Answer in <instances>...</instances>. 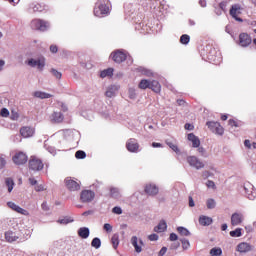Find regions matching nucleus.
<instances>
[{
	"label": "nucleus",
	"mask_w": 256,
	"mask_h": 256,
	"mask_svg": "<svg viewBox=\"0 0 256 256\" xmlns=\"http://www.w3.org/2000/svg\"><path fill=\"white\" fill-rule=\"evenodd\" d=\"M109 6L111 4L108 3V0H98L96 4H94V17H105L109 13Z\"/></svg>",
	"instance_id": "obj_1"
},
{
	"label": "nucleus",
	"mask_w": 256,
	"mask_h": 256,
	"mask_svg": "<svg viewBox=\"0 0 256 256\" xmlns=\"http://www.w3.org/2000/svg\"><path fill=\"white\" fill-rule=\"evenodd\" d=\"M28 170H31L33 172H40L42 171L43 167H45V164L42 163V160L40 158L31 156V160H28Z\"/></svg>",
	"instance_id": "obj_2"
},
{
	"label": "nucleus",
	"mask_w": 256,
	"mask_h": 256,
	"mask_svg": "<svg viewBox=\"0 0 256 256\" xmlns=\"http://www.w3.org/2000/svg\"><path fill=\"white\" fill-rule=\"evenodd\" d=\"M205 125L207 126V129H210V131L214 133V135H219V136L224 135V127H221L219 122L207 121Z\"/></svg>",
	"instance_id": "obj_3"
},
{
	"label": "nucleus",
	"mask_w": 256,
	"mask_h": 256,
	"mask_svg": "<svg viewBox=\"0 0 256 256\" xmlns=\"http://www.w3.org/2000/svg\"><path fill=\"white\" fill-rule=\"evenodd\" d=\"M242 11L243 8L240 7L239 4H233L231 6V9L229 10V15L231 16V18H233V20H236V22L243 23V19L239 17Z\"/></svg>",
	"instance_id": "obj_4"
},
{
	"label": "nucleus",
	"mask_w": 256,
	"mask_h": 256,
	"mask_svg": "<svg viewBox=\"0 0 256 256\" xmlns=\"http://www.w3.org/2000/svg\"><path fill=\"white\" fill-rule=\"evenodd\" d=\"M28 161H31V159H28L26 153L23 152H16L14 156H12V162L14 163V165L21 166L23 164H26Z\"/></svg>",
	"instance_id": "obj_5"
},
{
	"label": "nucleus",
	"mask_w": 256,
	"mask_h": 256,
	"mask_svg": "<svg viewBox=\"0 0 256 256\" xmlns=\"http://www.w3.org/2000/svg\"><path fill=\"white\" fill-rule=\"evenodd\" d=\"M27 65L30 67H37L38 71H42L45 68V57L40 56L38 59H28Z\"/></svg>",
	"instance_id": "obj_6"
},
{
	"label": "nucleus",
	"mask_w": 256,
	"mask_h": 256,
	"mask_svg": "<svg viewBox=\"0 0 256 256\" xmlns=\"http://www.w3.org/2000/svg\"><path fill=\"white\" fill-rule=\"evenodd\" d=\"M251 42H253V39L250 37L249 34L240 33L238 35V45H240V47L246 48L250 46Z\"/></svg>",
	"instance_id": "obj_7"
},
{
	"label": "nucleus",
	"mask_w": 256,
	"mask_h": 256,
	"mask_svg": "<svg viewBox=\"0 0 256 256\" xmlns=\"http://www.w3.org/2000/svg\"><path fill=\"white\" fill-rule=\"evenodd\" d=\"M31 28L35 31L45 32L47 30V22L40 19H35L31 21Z\"/></svg>",
	"instance_id": "obj_8"
},
{
	"label": "nucleus",
	"mask_w": 256,
	"mask_h": 256,
	"mask_svg": "<svg viewBox=\"0 0 256 256\" xmlns=\"http://www.w3.org/2000/svg\"><path fill=\"white\" fill-rule=\"evenodd\" d=\"M186 162L189 163V165L191 167H193L196 170H200L205 168V164H203V162H201L198 158H196L195 156H189L186 158Z\"/></svg>",
	"instance_id": "obj_9"
},
{
	"label": "nucleus",
	"mask_w": 256,
	"mask_h": 256,
	"mask_svg": "<svg viewBox=\"0 0 256 256\" xmlns=\"http://www.w3.org/2000/svg\"><path fill=\"white\" fill-rule=\"evenodd\" d=\"M111 60H113V62H116V64H120L122 62H125V60H127V54H125V52H122L120 50L113 51L111 53Z\"/></svg>",
	"instance_id": "obj_10"
},
{
	"label": "nucleus",
	"mask_w": 256,
	"mask_h": 256,
	"mask_svg": "<svg viewBox=\"0 0 256 256\" xmlns=\"http://www.w3.org/2000/svg\"><path fill=\"white\" fill-rule=\"evenodd\" d=\"M125 148L130 153H137L139 151V143H137V139L130 138L127 140V143L125 144Z\"/></svg>",
	"instance_id": "obj_11"
},
{
	"label": "nucleus",
	"mask_w": 256,
	"mask_h": 256,
	"mask_svg": "<svg viewBox=\"0 0 256 256\" xmlns=\"http://www.w3.org/2000/svg\"><path fill=\"white\" fill-rule=\"evenodd\" d=\"M19 134L24 139L31 138L35 134V129L31 126H23L19 129Z\"/></svg>",
	"instance_id": "obj_12"
},
{
	"label": "nucleus",
	"mask_w": 256,
	"mask_h": 256,
	"mask_svg": "<svg viewBox=\"0 0 256 256\" xmlns=\"http://www.w3.org/2000/svg\"><path fill=\"white\" fill-rule=\"evenodd\" d=\"M94 199V192L90 190H84L80 192V202L89 203Z\"/></svg>",
	"instance_id": "obj_13"
},
{
	"label": "nucleus",
	"mask_w": 256,
	"mask_h": 256,
	"mask_svg": "<svg viewBox=\"0 0 256 256\" xmlns=\"http://www.w3.org/2000/svg\"><path fill=\"white\" fill-rule=\"evenodd\" d=\"M64 183L66 184V189H68V191L75 192L80 190V184H78V182H75L71 178H66V180H64Z\"/></svg>",
	"instance_id": "obj_14"
},
{
	"label": "nucleus",
	"mask_w": 256,
	"mask_h": 256,
	"mask_svg": "<svg viewBox=\"0 0 256 256\" xmlns=\"http://www.w3.org/2000/svg\"><path fill=\"white\" fill-rule=\"evenodd\" d=\"M219 52L215 50L214 48L210 49V52H207V60H210V62L217 64L219 62Z\"/></svg>",
	"instance_id": "obj_15"
},
{
	"label": "nucleus",
	"mask_w": 256,
	"mask_h": 256,
	"mask_svg": "<svg viewBox=\"0 0 256 256\" xmlns=\"http://www.w3.org/2000/svg\"><path fill=\"white\" fill-rule=\"evenodd\" d=\"M243 223V214L233 213L231 215V226H238Z\"/></svg>",
	"instance_id": "obj_16"
},
{
	"label": "nucleus",
	"mask_w": 256,
	"mask_h": 256,
	"mask_svg": "<svg viewBox=\"0 0 256 256\" xmlns=\"http://www.w3.org/2000/svg\"><path fill=\"white\" fill-rule=\"evenodd\" d=\"M144 192L148 196H155L158 194V187H155V185H152V184H148L144 188Z\"/></svg>",
	"instance_id": "obj_17"
},
{
	"label": "nucleus",
	"mask_w": 256,
	"mask_h": 256,
	"mask_svg": "<svg viewBox=\"0 0 256 256\" xmlns=\"http://www.w3.org/2000/svg\"><path fill=\"white\" fill-rule=\"evenodd\" d=\"M251 250H252V246H250V244L245 242L238 244L236 248V251L238 253H247V252H250Z\"/></svg>",
	"instance_id": "obj_18"
},
{
	"label": "nucleus",
	"mask_w": 256,
	"mask_h": 256,
	"mask_svg": "<svg viewBox=\"0 0 256 256\" xmlns=\"http://www.w3.org/2000/svg\"><path fill=\"white\" fill-rule=\"evenodd\" d=\"M7 207H9V209H12V211H14L18 214L26 215V210H23V208L14 204V202H7Z\"/></svg>",
	"instance_id": "obj_19"
},
{
	"label": "nucleus",
	"mask_w": 256,
	"mask_h": 256,
	"mask_svg": "<svg viewBox=\"0 0 256 256\" xmlns=\"http://www.w3.org/2000/svg\"><path fill=\"white\" fill-rule=\"evenodd\" d=\"M50 121L54 124H59L63 122V115L61 114V112H53L50 116Z\"/></svg>",
	"instance_id": "obj_20"
},
{
	"label": "nucleus",
	"mask_w": 256,
	"mask_h": 256,
	"mask_svg": "<svg viewBox=\"0 0 256 256\" xmlns=\"http://www.w3.org/2000/svg\"><path fill=\"white\" fill-rule=\"evenodd\" d=\"M16 240H19V236H16V233L12 231L5 232V241L7 243H14Z\"/></svg>",
	"instance_id": "obj_21"
},
{
	"label": "nucleus",
	"mask_w": 256,
	"mask_h": 256,
	"mask_svg": "<svg viewBox=\"0 0 256 256\" xmlns=\"http://www.w3.org/2000/svg\"><path fill=\"white\" fill-rule=\"evenodd\" d=\"M198 224H200V226H203V227H208L212 225V218L207 216H200L198 218Z\"/></svg>",
	"instance_id": "obj_22"
},
{
	"label": "nucleus",
	"mask_w": 256,
	"mask_h": 256,
	"mask_svg": "<svg viewBox=\"0 0 256 256\" xmlns=\"http://www.w3.org/2000/svg\"><path fill=\"white\" fill-rule=\"evenodd\" d=\"M132 247H134V252L141 253V240H138L136 236L132 237Z\"/></svg>",
	"instance_id": "obj_23"
},
{
	"label": "nucleus",
	"mask_w": 256,
	"mask_h": 256,
	"mask_svg": "<svg viewBox=\"0 0 256 256\" xmlns=\"http://www.w3.org/2000/svg\"><path fill=\"white\" fill-rule=\"evenodd\" d=\"M187 139H189L193 148H198L200 146V140L198 139V137L193 135V133L187 135Z\"/></svg>",
	"instance_id": "obj_24"
},
{
	"label": "nucleus",
	"mask_w": 256,
	"mask_h": 256,
	"mask_svg": "<svg viewBox=\"0 0 256 256\" xmlns=\"http://www.w3.org/2000/svg\"><path fill=\"white\" fill-rule=\"evenodd\" d=\"M118 92V86L111 85L106 90V97L113 98L115 96V93Z\"/></svg>",
	"instance_id": "obj_25"
},
{
	"label": "nucleus",
	"mask_w": 256,
	"mask_h": 256,
	"mask_svg": "<svg viewBox=\"0 0 256 256\" xmlns=\"http://www.w3.org/2000/svg\"><path fill=\"white\" fill-rule=\"evenodd\" d=\"M166 229H167V224L165 223V221H160V223H158V226H156V228H153V232L163 233L165 232Z\"/></svg>",
	"instance_id": "obj_26"
},
{
	"label": "nucleus",
	"mask_w": 256,
	"mask_h": 256,
	"mask_svg": "<svg viewBox=\"0 0 256 256\" xmlns=\"http://www.w3.org/2000/svg\"><path fill=\"white\" fill-rule=\"evenodd\" d=\"M78 237L80 239H87L89 237V229L85 227L78 229Z\"/></svg>",
	"instance_id": "obj_27"
},
{
	"label": "nucleus",
	"mask_w": 256,
	"mask_h": 256,
	"mask_svg": "<svg viewBox=\"0 0 256 256\" xmlns=\"http://www.w3.org/2000/svg\"><path fill=\"white\" fill-rule=\"evenodd\" d=\"M33 96L35 98H38V99H49V98H52L51 94H48V93H45V92H40V91H35L33 93Z\"/></svg>",
	"instance_id": "obj_28"
},
{
	"label": "nucleus",
	"mask_w": 256,
	"mask_h": 256,
	"mask_svg": "<svg viewBox=\"0 0 256 256\" xmlns=\"http://www.w3.org/2000/svg\"><path fill=\"white\" fill-rule=\"evenodd\" d=\"M113 76V68H108L106 70H101L99 77L101 79L107 78V77H112Z\"/></svg>",
	"instance_id": "obj_29"
},
{
	"label": "nucleus",
	"mask_w": 256,
	"mask_h": 256,
	"mask_svg": "<svg viewBox=\"0 0 256 256\" xmlns=\"http://www.w3.org/2000/svg\"><path fill=\"white\" fill-rule=\"evenodd\" d=\"M153 84V80L152 81H148L146 79H141V81L139 82V90H146V88H148V86H151Z\"/></svg>",
	"instance_id": "obj_30"
},
{
	"label": "nucleus",
	"mask_w": 256,
	"mask_h": 256,
	"mask_svg": "<svg viewBox=\"0 0 256 256\" xmlns=\"http://www.w3.org/2000/svg\"><path fill=\"white\" fill-rule=\"evenodd\" d=\"M146 89H150L151 91H153V93H160V83L156 80H153V84H151L150 86H148V88Z\"/></svg>",
	"instance_id": "obj_31"
},
{
	"label": "nucleus",
	"mask_w": 256,
	"mask_h": 256,
	"mask_svg": "<svg viewBox=\"0 0 256 256\" xmlns=\"http://www.w3.org/2000/svg\"><path fill=\"white\" fill-rule=\"evenodd\" d=\"M5 185L7 186V192H12L14 189V180L12 178L5 179Z\"/></svg>",
	"instance_id": "obj_32"
},
{
	"label": "nucleus",
	"mask_w": 256,
	"mask_h": 256,
	"mask_svg": "<svg viewBox=\"0 0 256 256\" xmlns=\"http://www.w3.org/2000/svg\"><path fill=\"white\" fill-rule=\"evenodd\" d=\"M120 241L118 239V234H113L111 237V244L113 245V249L118 248Z\"/></svg>",
	"instance_id": "obj_33"
},
{
	"label": "nucleus",
	"mask_w": 256,
	"mask_h": 256,
	"mask_svg": "<svg viewBox=\"0 0 256 256\" xmlns=\"http://www.w3.org/2000/svg\"><path fill=\"white\" fill-rule=\"evenodd\" d=\"M57 223L59 225H68L69 223H73V219L71 217H64L63 219L57 220Z\"/></svg>",
	"instance_id": "obj_34"
},
{
	"label": "nucleus",
	"mask_w": 256,
	"mask_h": 256,
	"mask_svg": "<svg viewBox=\"0 0 256 256\" xmlns=\"http://www.w3.org/2000/svg\"><path fill=\"white\" fill-rule=\"evenodd\" d=\"M191 41V37H189L187 34L182 35V37L179 38V43H182V45H187L188 42Z\"/></svg>",
	"instance_id": "obj_35"
},
{
	"label": "nucleus",
	"mask_w": 256,
	"mask_h": 256,
	"mask_svg": "<svg viewBox=\"0 0 256 256\" xmlns=\"http://www.w3.org/2000/svg\"><path fill=\"white\" fill-rule=\"evenodd\" d=\"M177 233H179V235L185 236V237L190 235V232H188V230L184 227H177Z\"/></svg>",
	"instance_id": "obj_36"
},
{
	"label": "nucleus",
	"mask_w": 256,
	"mask_h": 256,
	"mask_svg": "<svg viewBox=\"0 0 256 256\" xmlns=\"http://www.w3.org/2000/svg\"><path fill=\"white\" fill-rule=\"evenodd\" d=\"M91 245L92 248L99 249V247H101V240L99 238H93Z\"/></svg>",
	"instance_id": "obj_37"
},
{
	"label": "nucleus",
	"mask_w": 256,
	"mask_h": 256,
	"mask_svg": "<svg viewBox=\"0 0 256 256\" xmlns=\"http://www.w3.org/2000/svg\"><path fill=\"white\" fill-rule=\"evenodd\" d=\"M85 157H86L85 151L78 150L77 152H75V159L83 160L85 159Z\"/></svg>",
	"instance_id": "obj_38"
},
{
	"label": "nucleus",
	"mask_w": 256,
	"mask_h": 256,
	"mask_svg": "<svg viewBox=\"0 0 256 256\" xmlns=\"http://www.w3.org/2000/svg\"><path fill=\"white\" fill-rule=\"evenodd\" d=\"M241 229L240 228H237L236 230H233L229 233V235L233 238H238L241 236Z\"/></svg>",
	"instance_id": "obj_39"
},
{
	"label": "nucleus",
	"mask_w": 256,
	"mask_h": 256,
	"mask_svg": "<svg viewBox=\"0 0 256 256\" xmlns=\"http://www.w3.org/2000/svg\"><path fill=\"white\" fill-rule=\"evenodd\" d=\"M221 255V248H212L210 250V256H220Z\"/></svg>",
	"instance_id": "obj_40"
},
{
	"label": "nucleus",
	"mask_w": 256,
	"mask_h": 256,
	"mask_svg": "<svg viewBox=\"0 0 256 256\" xmlns=\"http://www.w3.org/2000/svg\"><path fill=\"white\" fill-rule=\"evenodd\" d=\"M7 161L5 160V155L0 154V170L5 168Z\"/></svg>",
	"instance_id": "obj_41"
},
{
	"label": "nucleus",
	"mask_w": 256,
	"mask_h": 256,
	"mask_svg": "<svg viewBox=\"0 0 256 256\" xmlns=\"http://www.w3.org/2000/svg\"><path fill=\"white\" fill-rule=\"evenodd\" d=\"M8 116H9V111L7 110V108H2L0 110V117L7 118Z\"/></svg>",
	"instance_id": "obj_42"
},
{
	"label": "nucleus",
	"mask_w": 256,
	"mask_h": 256,
	"mask_svg": "<svg viewBox=\"0 0 256 256\" xmlns=\"http://www.w3.org/2000/svg\"><path fill=\"white\" fill-rule=\"evenodd\" d=\"M206 205H207V209H210V210L214 209V206H215L214 200L207 199Z\"/></svg>",
	"instance_id": "obj_43"
},
{
	"label": "nucleus",
	"mask_w": 256,
	"mask_h": 256,
	"mask_svg": "<svg viewBox=\"0 0 256 256\" xmlns=\"http://www.w3.org/2000/svg\"><path fill=\"white\" fill-rule=\"evenodd\" d=\"M167 146H169L170 149H172V151H174V153L179 152V148H177V145H174L172 142H167Z\"/></svg>",
	"instance_id": "obj_44"
},
{
	"label": "nucleus",
	"mask_w": 256,
	"mask_h": 256,
	"mask_svg": "<svg viewBox=\"0 0 256 256\" xmlns=\"http://www.w3.org/2000/svg\"><path fill=\"white\" fill-rule=\"evenodd\" d=\"M229 126L234 127V128H238V127H240V124L236 120L229 119Z\"/></svg>",
	"instance_id": "obj_45"
},
{
	"label": "nucleus",
	"mask_w": 256,
	"mask_h": 256,
	"mask_svg": "<svg viewBox=\"0 0 256 256\" xmlns=\"http://www.w3.org/2000/svg\"><path fill=\"white\" fill-rule=\"evenodd\" d=\"M51 73H52V76H54V78L61 79V72L56 71L55 69H52Z\"/></svg>",
	"instance_id": "obj_46"
},
{
	"label": "nucleus",
	"mask_w": 256,
	"mask_h": 256,
	"mask_svg": "<svg viewBox=\"0 0 256 256\" xmlns=\"http://www.w3.org/2000/svg\"><path fill=\"white\" fill-rule=\"evenodd\" d=\"M205 186L210 189H216L217 187L214 186V182L212 180H207Z\"/></svg>",
	"instance_id": "obj_47"
},
{
	"label": "nucleus",
	"mask_w": 256,
	"mask_h": 256,
	"mask_svg": "<svg viewBox=\"0 0 256 256\" xmlns=\"http://www.w3.org/2000/svg\"><path fill=\"white\" fill-rule=\"evenodd\" d=\"M112 230L113 227L111 226V224H104V231H106V233H111Z\"/></svg>",
	"instance_id": "obj_48"
},
{
	"label": "nucleus",
	"mask_w": 256,
	"mask_h": 256,
	"mask_svg": "<svg viewBox=\"0 0 256 256\" xmlns=\"http://www.w3.org/2000/svg\"><path fill=\"white\" fill-rule=\"evenodd\" d=\"M188 247H190V244L188 243V240L182 239V248L184 250H186V249H188Z\"/></svg>",
	"instance_id": "obj_49"
},
{
	"label": "nucleus",
	"mask_w": 256,
	"mask_h": 256,
	"mask_svg": "<svg viewBox=\"0 0 256 256\" xmlns=\"http://www.w3.org/2000/svg\"><path fill=\"white\" fill-rule=\"evenodd\" d=\"M112 212L113 214L120 215L122 214V209H120V207H113Z\"/></svg>",
	"instance_id": "obj_50"
},
{
	"label": "nucleus",
	"mask_w": 256,
	"mask_h": 256,
	"mask_svg": "<svg viewBox=\"0 0 256 256\" xmlns=\"http://www.w3.org/2000/svg\"><path fill=\"white\" fill-rule=\"evenodd\" d=\"M148 241H158V235L156 234L148 235Z\"/></svg>",
	"instance_id": "obj_51"
},
{
	"label": "nucleus",
	"mask_w": 256,
	"mask_h": 256,
	"mask_svg": "<svg viewBox=\"0 0 256 256\" xmlns=\"http://www.w3.org/2000/svg\"><path fill=\"white\" fill-rule=\"evenodd\" d=\"M165 253H167V248L166 247L160 248V251L158 252V256H164Z\"/></svg>",
	"instance_id": "obj_52"
},
{
	"label": "nucleus",
	"mask_w": 256,
	"mask_h": 256,
	"mask_svg": "<svg viewBox=\"0 0 256 256\" xmlns=\"http://www.w3.org/2000/svg\"><path fill=\"white\" fill-rule=\"evenodd\" d=\"M184 129H186L188 131H193V125L186 123V124H184Z\"/></svg>",
	"instance_id": "obj_53"
},
{
	"label": "nucleus",
	"mask_w": 256,
	"mask_h": 256,
	"mask_svg": "<svg viewBox=\"0 0 256 256\" xmlns=\"http://www.w3.org/2000/svg\"><path fill=\"white\" fill-rule=\"evenodd\" d=\"M59 51V49H58V47H56L55 45H52V46H50V52L51 53H56V52H58Z\"/></svg>",
	"instance_id": "obj_54"
},
{
	"label": "nucleus",
	"mask_w": 256,
	"mask_h": 256,
	"mask_svg": "<svg viewBox=\"0 0 256 256\" xmlns=\"http://www.w3.org/2000/svg\"><path fill=\"white\" fill-rule=\"evenodd\" d=\"M178 237L177 234L170 233V241H177Z\"/></svg>",
	"instance_id": "obj_55"
},
{
	"label": "nucleus",
	"mask_w": 256,
	"mask_h": 256,
	"mask_svg": "<svg viewBox=\"0 0 256 256\" xmlns=\"http://www.w3.org/2000/svg\"><path fill=\"white\" fill-rule=\"evenodd\" d=\"M28 183H31V185L35 186V184H38V181H36L34 178H28Z\"/></svg>",
	"instance_id": "obj_56"
},
{
	"label": "nucleus",
	"mask_w": 256,
	"mask_h": 256,
	"mask_svg": "<svg viewBox=\"0 0 256 256\" xmlns=\"http://www.w3.org/2000/svg\"><path fill=\"white\" fill-rule=\"evenodd\" d=\"M244 146H245V148L250 149V146H252V143H250V140H245L244 141Z\"/></svg>",
	"instance_id": "obj_57"
},
{
	"label": "nucleus",
	"mask_w": 256,
	"mask_h": 256,
	"mask_svg": "<svg viewBox=\"0 0 256 256\" xmlns=\"http://www.w3.org/2000/svg\"><path fill=\"white\" fill-rule=\"evenodd\" d=\"M116 194H118V189L111 188V197H115Z\"/></svg>",
	"instance_id": "obj_58"
},
{
	"label": "nucleus",
	"mask_w": 256,
	"mask_h": 256,
	"mask_svg": "<svg viewBox=\"0 0 256 256\" xmlns=\"http://www.w3.org/2000/svg\"><path fill=\"white\" fill-rule=\"evenodd\" d=\"M210 176H211L210 172H208V171L203 172V179H207Z\"/></svg>",
	"instance_id": "obj_59"
},
{
	"label": "nucleus",
	"mask_w": 256,
	"mask_h": 256,
	"mask_svg": "<svg viewBox=\"0 0 256 256\" xmlns=\"http://www.w3.org/2000/svg\"><path fill=\"white\" fill-rule=\"evenodd\" d=\"M225 8H226V2L219 3V9H222V11H224Z\"/></svg>",
	"instance_id": "obj_60"
},
{
	"label": "nucleus",
	"mask_w": 256,
	"mask_h": 256,
	"mask_svg": "<svg viewBox=\"0 0 256 256\" xmlns=\"http://www.w3.org/2000/svg\"><path fill=\"white\" fill-rule=\"evenodd\" d=\"M195 204L193 203V197L189 196V207H194Z\"/></svg>",
	"instance_id": "obj_61"
},
{
	"label": "nucleus",
	"mask_w": 256,
	"mask_h": 256,
	"mask_svg": "<svg viewBox=\"0 0 256 256\" xmlns=\"http://www.w3.org/2000/svg\"><path fill=\"white\" fill-rule=\"evenodd\" d=\"M151 146H152L153 148H160V147H161V144H160V143L153 142V143L151 144Z\"/></svg>",
	"instance_id": "obj_62"
},
{
	"label": "nucleus",
	"mask_w": 256,
	"mask_h": 256,
	"mask_svg": "<svg viewBox=\"0 0 256 256\" xmlns=\"http://www.w3.org/2000/svg\"><path fill=\"white\" fill-rule=\"evenodd\" d=\"M198 153H199L200 155L205 154V149H203V147H198Z\"/></svg>",
	"instance_id": "obj_63"
},
{
	"label": "nucleus",
	"mask_w": 256,
	"mask_h": 256,
	"mask_svg": "<svg viewBox=\"0 0 256 256\" xmlns=\"http://www.w3.org/2000/svg\"><path fill=\"white\" fill-rule=\"evenodd\" d=\"M198 4L200 5V7H205L206 6L205 0L198 1Z\"/></svg>",
	"instance_id": "obj_64"
}]
</instances>
